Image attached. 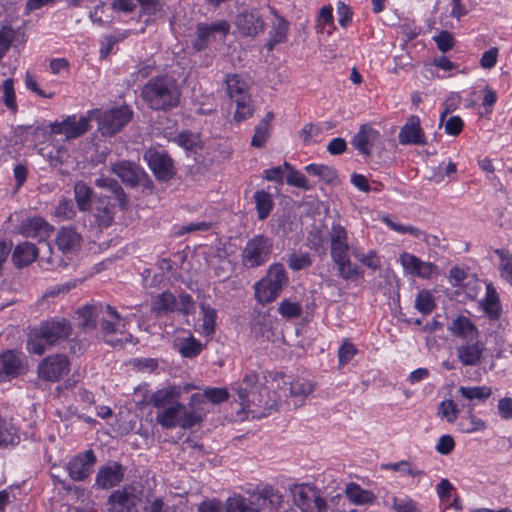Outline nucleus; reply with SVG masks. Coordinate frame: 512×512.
I'll return each mask as SVG.
<instances>
[{"label":"nucleus","instance_id":"obj_2","mask_svg":"<svg viewBox=\"0 0 512 512\" xmlns=\"http://www.w3.org/2000/svg\"><path fill=\"white\" fill-rule=\"evenodd\" d=\"M140 96L149 109L166 113L180 105L182 88L174 76L156 75L143 85Z\"/></svg>","mask_w":512,"mask_h":512},{"label":"nucleus","instance_id":"obj_48","mask_svg":"<svg viewBox=\"0 0 512 512\" xmlns=\"http://www.w3.org/2000/svg\"><path fill=\"white\" fill-rule=\"evenodd\" d=\"M346 497L356 505L367 504L372 501L371 492L362 489L356 483H349L345 489Z\"/></svg>","mask_w":512,"mask_h":512},{"label":"nucleus","instance_id":"obj_5","mask_svg":"<svg viewBox=\"0 0 512 512\" xmlns=\"http://www.w3.org/2000/svg\"><path fill=\"white\" fill-rule=\"evenodd\" d=\"M205 415L206 413L202 408L185 406L179 400H176L165 408L158 410L155 420L164 429L180 427L187 430L200 424Z\"/></svg>","mask_w":512,"mask_h":512},{"label":"nucleus","instance_id":"obj_19","mask_svg":"<svg viewBox=\"0 0 512 512\" xmlns=\"http://www.w3.org/2000/svg\"><path fill=\"white\" fill-rule=\"evenodd\" d=\"M126 468L117 461H111L99 467L94 486L108 490L118 486L124 479Z\"/></svg>","mask_w":512,"mask_h":512},{"label":"nucleus","instance_id":"obj_56","mask_svg":"<svg viewBox=\"0 0 512 512\" xmlns=\"http://www.w3.org/2000/svg\"><path fill=\"white\" fill-rule=\"evenodd\" d=\"M75 214V205L71 199H61L54 209V215L63 220H70L75 216Z\"/></svg>","mask_w":512,"mask_h":512},{"label":"nucleus","instance_id":"obj_33","mask_svg":"<svg viewBox=\"0 0 512 512\" xmlns=\"http://www.w3.org/2000/svg\"><path fill=\"white\" fill-rule=\"evenodd\" d=\"M80 243V234L71 226L62 227L57 233L56 244L58 249L64 254L75 251L79 248Z\"/></svg>","mask_w":512,"mask_h":512},{"label":"nucleus","instance_id":"obj_43","mask_svg":"<svg viewBox=\"0 0 512 512\" xmlns=\"http://www.w3.org/2000/svg\"><path fill=\"white\" fill-rule=\"evenodd\" d=\"M308 174L319 177L327 184L338 182V172L335 168L324 164L312 163L305 167Z\"/></svg>","mask_w":512,"mask_h":512},{"label":"nucleus","instance_id":"obj_1","mask_svg":"<svg viewBox=\"0 0 512 512\" xmlns=\"http://www.w3.org/2000/svg\"><path fill=\"white\" fill-rule=\"evenodd\" d=\"M232 389L236 391L242 408L257 417H265L278 410L281 395L269 391L255 371L246 373Z\"/></svg>","mask_w":512,"mask_h":512},{"label":"nucleus","instance_id":"obj_18","mask_svg":"<svg viewBox=\"0 0 512 512\" xmlns=\"http://www.w3.org/2000/svg\"><path fill=\"white\" fill-rule=\"evenodd\" d=\"M229 30L230 24L227 20H220L211 24L199 23L196 27V39L193 42L194 49L197 51L204 50L217 34L221 39H224Z\"/></svg>","mask_w":512,"mask_h":512},{"label":"nucleus","instance_id":"obj_57","mask_svg":"<svg viewBox=\"0 0 512 512\" xmlns=\"http://www.w3.org/2000/svg\"><path fill=\"white\" fill-rule=\"evenodd\" d=\"M438 415L445 418L450 423L454 422L458 417L456 403L451 399L440 402L438 406Z\"/></svg>","mask_w":512,"mask_h":512},{"label":"nucleus","instance_id":"obj_11","mask_svg":"<svg viewBox=\"0 0 512 512\" xmlns=\"http://www.w3.org/2000/svg\"><path fill=\"white\" fill-rule=\"evenodd\" d=\"M28 371V363L24 354L16 350L0 353V383L9 382Z\"/></svg>","mask_w":512,"mask_h":512},{"label":"nucleus","instance_id":"obj_6","mask_svg":"<svg viewBox=\"0 0 512 512\" xmlns=\"http://www.w3.org/2000/svg\"><path fill=\"white\" fill-rule=\"evenodd\" d=\"M289 277L281 263H273L266 274L254 284L256 301L262 306L274 302L288 285Z\"/></svg>","mask_w":512,"mask_h":512},{"label":"nucleus","instance_id":"obj_13","mask_svg":"<svg viewBox=\"0 0 512 512\" xmlns=\"http://www.w3.org/2000/svg\"><path fill=\"white\" fill-rule=\"evenodd\" d=\"M70 371L67 356L55 354L44 358L37 367L38 377L47 382H58Z\"/></svg>","mask_w":512,"mask_h":512},{"label":"nucleus","instance_id":"obj_25","mask_svg":"<svg viewBox=\"0 0 512 512\" xmlns=\"http://www.w3.org/2000/svg\"><path fill=\"white\" fill-rule=\"evenodd\" d=\"M137 505V496L131 487H122L108 496V512H132Z\"/></svg>","mask_w":512,"mask_h":512},{"label":"nucleus","instance_id":"obj_34","mask_svg":"<svg viewBox=\"0 0 512 512\" xmlns=\"http://www.w3.org/2000/svg\"><path fill=\"white\" fill-rule=\"evenodd\" d=\"M338 270V275L344 280H355L360 274V267L350 259V253L339 254L331 257Z\"/></svg>","mask_w":512,"mask_h":512},{"label":"nucleus","instance_id":"obj_22","mask_svg":"<svg viewBox=\"0 0 512 512\" xmlns=\"http://www.w3.org/2000/svg\"><path fill=\"white\" fill-rule=\"evenodd\" d=\"M235 25L244 36L255 37L265 30V22L258 10H244L237 14Z\"/></svg>","mask_w":512,"mask_h":512},{"label":"nucleus","instance_id":"obj_49","mask_svg":"<svg viewBox=\"0 0 512 512\" xmlns=\"http://www.w3.org/2000/svg\"><path fill=\"white\" fill-rule=\"evenodd\" d=\"M19 442L20 436L17 430L11 424H7L0 415V447L15 446Z\"/></svg>","mask_w":512,"mask_h":512},{"label":"nucleus","instance_id":"obj_37","mask_svg":"<svg viewBox=\"0 0 512 512\" xmlns=\"http://www.w3.org/2000/svg\"><path fill=\"white\" fill-rule=\"evenodd\" d=\"M105 305L103 303L85 305L78 310L79 316L83 319L82 326L88 329H95L97 322L101 320L104 314Z\"/></svg>","mask_w":512,"mask_h":512},{"label":"nucleus","instance_id":"obj_31","mask_svg":"<svg viewBox=\"0 0 512 512\" xmlns=\"http://www.w3.org/2000/svg\"><path fill=\"white\" fill-rule=\"evenodd\" d=\"M229 398V393L226 388H206L202 394L194 393L189 399V406L194 408H201L200 406L205 400L212 404H221L226 402Z\"/></svg>","mask_w":512,"mask_h":512},{"label":"nucleus","instance_id":"obj_36","mask_svg":"<svg viewBox=\"0 0 512 512\" xmlns=\"http://www.w3.org/2000/svg\"><path fill=\"white\" fill-rule=\"evenodd\" d=\"M38 256V248L30 242L18 244L12 253V260L16 267L22 268L31 264Z\"/></svg>","mask_w":512,"mask_h":512},{"label":"nucleus","instance_id":"obj_21","mask_svg":"<svg viewBox=\"0 0 512 512\" xmlns=\"http://www.w3.org/2000/svg\"><path fill=\"white\" fill-rule=\"evenodd\" d=\"M90 118L81 116L79 119L75 115L67 116L61 122L51 123V132L55 134H64L67 140L75 139L89 130Z\"/></svg>","mask_w":512,"mask_h":512},{"label":"nucleus","instance_id":"obj_60","mask_svg":"<svg viewBox=\"0 0 512 512\" xmlns=\"http://www.w3.org/2000/svg\"><path fill=\"white\" fill-rule=\"evenodd\" d=\"M286 182L290 186L301 188L303 190H309L311 186L308 183L306 176L299 170H292L286 177Z\"/></svg>","mask_w":512,"mask_h":512},{"label":"nucleus","instance_id":"obj_20","mask_svg":"<svg viewBox=\"0 0 512 512\" xmlns=\"http://www.w3.org/2000/svg\"><path fill=\"white\" fill-rule=\"evenodd\" d=\"M111 171L116 174L121 181L130 188H135L147 177L146 172L130 160H120L112 164Z\"/></svg>","mask_w":512,"mask_h":512},{"label":"nucleus","instance_id":"obj_24","mask_svg":"<svg viewBox=\"0 0 512 512\" xmlns=\"http://www.w3.org/2000/svg\"><path fill=\"white\" fill-rule=\"evenodd\" d=\"M485 350V343L479 338L465 341L456 347L457 359L463 366H477L480 364Z\"/></svg>","mask_w":512,"mask_h":512},{"label":"nucleus","instance_id":"obj_7","mask_svg":"<svg viewBox=\"0 0 512 512\" xmlns=\"http://www.w3.org/2000/svg\"><path fill=\"white\" fill-rule=\"evenodd\" d=\"M152 310L157 316H165L174 312L188 316L194 313L195 302L192 296L186 292L176 297L172 292L166 290L153 299Z\"/></svg>","mask_w":512,"mask_h":512},{"label":"nucleus","instance_id":"obj_50","mask_svg":"<svg viewBox=\"0 0 512 512\" xmlns=\"http://www.w3.org/2000/svg\"><path fill=\"white\" fill-rule=\"evenodd\" d=\"M278 312L285 319H295L301 316L302 305L297 301L284 299L279 303Z\"/></svg>","mask_w":512,"mask_h":512},{"label":"nucleus","instance_id":"obj_51","mask_svg":"<svg viewBox=\"0 0 512 512\" xmlns=\"http://www.w3.org/2000/svg\"><path fill=\"white\" fill-rule=\"evenodd\" d=\"M415 308L423 313L429 314L435 308V301L433 295L428 290H420L415 299Z\"/></svg>","mask_w":512,"mask_h":512},{"label":"nucleus","instance_id":"obj_64","mask_svg":"<svg viewBox=\"0 0 512 512\" xmlns=\"http://www.w3.org/2000/svg\"><path fill=\"white\" fill-rule=\"evenodd\" d=\"M223 504L217 498H206L197 505V512H222Z\"/></svg>","mask_w":512,"mask_h":512},{"label":"nucleus","instance_id":"obj_3","mask_svg":"<svg viewBox=\"0 0 512 512\" xmlns=\"http://www.w3.org/2000/svg\"><path fill=\"white\" fill-rule=\"evenodd\" d=\"M72 334V326L65 318H51L42 321L39 327L29 334L26 348L29 353L42 355L59 341L66 340Z\"/></svg>","mask_w":512,"mask_h":512},{"label":"nucleus","instance_id":"obj_54","mask_svg":"<svg viewBox=\"0 0 512 512\" xmlns=\"http://www.w3.org/2000/svg\"><path fill=\"white\" fill-rule=\"evenodd\" d=\"M353 256L364 266L372 270H377L381 267L380 258L375 250H370L368 253L363 254L358 248H353Z\"/></svg>","mask_w":512,"mask_h":512},{"label":"nucleus","instance_id":"obj_16","mask_svg":"<svg viewBox=\"0 0 512 512\" xmlns=\"http://www.w3.org/2000/svg\"><path fill=\"white\" fill-rule=\"evenodd\" d=\"M383 136L371 124H363L351 140L352 146L364 156H371L373 149L382 146Z\"/></svg>","mask_w":512,"mask_h":512},{"label":"nucleus","instance_id":"obj_8","mask_svg":"<svg viewBox=\"0 0 512 512\" xmlns=\"http://www.w3.org/2000/svg\"><path fill=\"white\" fill-rule=\"evenodd\" d=\"M273 251V241L264 234H257L250 238L241 253L243 266L258 268L266 264Z\"/></svg>","mask_w":512,"mask_h":512},{"label":"nucleus","instance_id":"obj_30","mask_svg":"<svg viewBox=\"0 0 512 512\" xmlns=\"http://www.w3.org/2000/svg\"><path fill=\"white\" fill-rule=\"evenodd\" d=\"M126 318L122 317L117 310L109 305H105L104 314L101 315L100 329L104 336L115 334L119 327L126 326Z\"/></svg>","mask_w":512,"mask_h":512},{"label":"nucleus","instance_id":"obj_45","mask_svg":"<svg viewBox=\"0 0 512 512\" xmlns=\"http://www.w3.org/2000/svg\"><path fill=\"white\" fill-rule=\"evenodd\" d=\"M202 349V343L192 335L180 339L178 343V352L184 358H195L202 352Z\"/></svg>","mask_w":512,"mask_h":512},{"label":"nucleus","instance_id":"obj_10","mask_svg":"<svg viewBox=\"0 0 512 512\" xmlns=\"http://www.w3.org/2000/svg\"><path fill=\"white\" fill-rule=\"evenodd\" d=\"M114 206L107 197L93 200L92 206L85 211L84 222L90 229L102 231L112 225L115 217Z\"/></svg>","mask_w":512,"mask_h":512},{"label":"nucleus","instance_id":"obj_39","mask_svg":"<svg viewBox=\"0 0 512 512\" xmlns=\"http://www.w3.org/2000/svg\"><path fill=\"white\" fill-rule=\"evenodd\" d=\"M95 186L111 192L112 196L115 198V200H117L121 208L126 206L127 196L117 180L110 177L101 176L95 179Z\"/></svg>","mask_w":512,"mask_h":512},{"label":"nucleus","instance_id":"obj_15","mask_svg":"<svg viewBox=\"0 0 512 512\" xmlns=\"http://www.w3.org/2000/svg\"><path fill=\"white\" fill-rule=\"evenodd\" d=\"M144 159L157 180L165 182L174 177V163L166 152L148 149L144 153Z\"/></svg>","mask_w":512,"mask_h":512},{"label":"nucleus","instance_id":"obj_12","mask_svg":"<svg viewBox=\"0 0 512 512\" xmlns=\"http://www.w3.org/2000/svg\"><path fill=\"white\" fill-rule=\"evenodd\" d=\"M96 462L97 457L94 451L88 449L72 456L65 464L64 468L72 480L83 482L93 473Z\"/></svg>","mask_w":512,"mask_h":512},{"label":"nucleus","instance_id":"obj_58","mask_svg":"<svg viewBox=\"0 0 512 512\" xmlns=\"http://www.w3.org/2000/svg\"><path fill=\"white\" fill-rule=\"evenodd\" d=\"M392 507L396 512H420L417 503L410 497H394Z\"/></svg>","mask_w":512,"mask_h":512},{"label":"nucleus","instance_id":"obj_17","mask_svg":"<svg viewBox=\"0 0 512 512\" xmlns=\"http://www.w3.org/2000/svg\"><path fill=\"white\" fill-rule=\"evenodd\" d=\"M19 232L26 238L37 239L47 251H51V246L46 240L53 232V227L44 218L33 216L24 219L19 225Z\"/></svg>","mask_w":512,"mask_h":512},{"label":"nucleus","instance_id":"obj_53","mask_svg":"<svg viewBox=\"0 0 512 512\" xmlns=\"http://www.w3.org/2000/svg\"><path fill=\"white\" fill-rule=\"evenodd\" d=\"M485 301L486 306L484 309L486 313L491 319H497L500 315L499 298L491 285L487 286Z\"/></svg>","mask_w":512,"mask_h":512},{"label":"nucleus","instance_id":"obj_29","mask_svg":"<svg viewBox=\"0 0 512 512\" xmlns=\"http://www.w3.org/2000/svg\"><path fill=\"white\" fill-rule=\"evenodd\" d=\"M448 330L453 336L461 338L463 342L469 340L473 341L476 340V338H479V330L477 326L464 315H458L454 320H452L448 326Z\"/></svg>","mask_w":512,"mask_h":512},{"label":"nucleus","instance_id":"obj_46","mask_svg":"<svg viewBox=\"0 0 512 512\" xmlns=\"http://www.w3.org/2000/svg\"><path fill=\"white\" fill-rule=\"evenodd\" d=\"M74 195L80 211L85 212L92 206V189L84 182L79 181L74 186Z\"/></svg>","mask_w":512,"mask_h":512},{"label":"nucleus","instance_id":"obj_40","mask_svg":"<svg viewBox=\"0 0 512 512\" xmlns=\"http://www.w3.org/2000/svg\"><path fill=\"white\" fill-rule=\"evenodd\" d=\"M201 314L202 334L206 337L214 335L217 325V311L211 305L201 302L199 304Z\"/></svg>","mask_w":512,"mask_h":512},{"label":"nucleus","instance_id":"obj_52","mask_svg":"<svg viewBox=\"0 0 512 512\" xmlns=\"http://www.w3.org/2000/svg\"><path fill=\"white\" fill-rule=\"evenodd\" d=\"M288 267L293 271H300L312 265V259L308 252H293L287 260Z\"/></svg>","mask_w":512,"mask_h":512},{"label":"nucleus","instance_id":"obj_44","mask_svg":"<svg viewBox=\"0 0 512 512\" xmlns=\"http://www.w3.org/2000/svg\"><path fill=\"white\" fill-rule=\"evenodd\" d=\"M25 42V33L21 28L13 29L11 26H3L0 30V50L8 52L14 41Z\"/></svg>","mask_w":512,"mask_h":512},{"label":"nucleus","instance_id":"obj_61","mask_svg":"<svg viewBox=\"0 0 512 512\" xmlns=\"http://www.w3.org/2000/svg\"><path fill=\"white\" fill-rule=\"evenodd\" d=\"M433 40L436 43L437 48L443 53L452 49L455 42L453 35L446 30L441 31L438 35L434 36Z\"/></svg>","mask_w":512,"mask_h":512},{"label":"nucleus","instance_id":"obj_27","mask_svg":"<svg viewBox=\"0 0 512 512\" xmlns=\"http://www.w3.org/2000/svg\"><path fill=\"white\" fill-rule=\"evenodd\" d=\"M330 256H336L344 253H352L354 245L349 241L347 229L340 223H332L329 231Z\"/></svg>","mask_w":512,"mask_h":512},{"label":"nucleus","instance_id":"obj_41","mask_svg":"<svg viewBox=\"0 0 512 512\" xmlns=\"http://www.w3.org/2000/svg\"><path fill=\"white\" fill-rule=\"evenodd\" d=\"M253 199L257 211V218L260 221L265 220L274 208V200L272 195L265 190H257Z\"/></svg>","mask_w":512,"mask_h":512},{"label":"nucleus","instance_id":"obj_47","mask_svg":"<svg viewBox=\"0 0 512 512\" xmlns=\"http://www.w3.org/2000/svg\"><path fill=\"white\" fill-rule=\"evenodd\" d=\"M235 105L234 120L242 122L252 117L254 112L253 101L250 96H242L239 99L232 100Z\"/></svg>","mask_w":512,"mask_h":512},{"label":"nucleus","instance_id":"obj_26","mask_svg":"<svg viewBox=\"0 0 512 512\" xmlns=\"http://www.w3.org/2000/svg\"><path fill=\"white\" fill-rule=\"evenodd\" d=\"M399 143L402 145H425L427 143L420 118L411 115L401 127L398 134Z\"/></svg>","mask_w":512,"mask_h":512},{"label":"nucleus","instance_id":"obj_62","mask_svg":"<svg viewBox=\"0 0 512 512\" xmlns=\"http://www.w3.org/2000/svg\"><path fill=\"white\" fill-rule=\"evenodd\" d=\"M197 141L196 135L187 130L180 132L175 138V142L188 151H192L196 147Z\"/></svg>","mask_w":512,"mask_h":512},{"label":"nucleus","instance_id":"obj_38","mask_svg":"<svg viewBox=\"0 0 512 512\" xmlns=\"http://www.w3.org/2000/svg\"><path fill=\"white\" fill-rule=\"evenodd\" d=\"M226 93L231 100L242 96H250L247 82L238 74H227L225 77Z\"/></svg>","mask_w":512,"mask_h":512},{"label":"nucleus","instance_id":"obj_42","mask_svg":"<svg viewBox=\"0 0 512 512\" xmlns=\"http://www.w3.org/2000/svg\"><path fill=\"white\" fill-rule=\"evenodd\" d=\"M458 392L464 399L471 403H484L491 395L492 389L489 386H460Z\"/></svg>","mask_w":512,"mask_h":512},{"label":"nucleus","instance_id":"obj_28","mask_svg":"<svg viewBox=\"0 0 512 512\" xmlns=\"http://www.w3.org/2000/svg\"><path fill=\"white\" fill-rule=\"evenodd\" d=\"M277 377L278 374L274 381L278 382ZM279 377L281 378L284 385L289 386V396L295 399L294 404L296 406L302 405L304 399L315 390V383L309 379L296 377L291 381H285V376L283 374H279Z\"/></svg>","mask_w":512,"mask_h":512},{"label":"nucleus","instance_id":"obj_9","mask_svg":"<svg viewBox=\"0 0 512 512\" xmlns=\"http://www.w3.org/2000/svg\"><path fill=\"white\" fill-rule=\"evenodd\" d=\"M98 120V129L103 136H113L120 132L131 120L133 112L127 106H120L101 112L100 110L90 111Z\"/></svg>","mask_w":512,"mask_h":512},{"label":"nucleus","instance_id":"obj_55","mask_svg":"<svg viewBox=\"0 0 512 512\" xmlns=\"http://www.w3.org/2000/svg\"><path fill=\"white\" fill-rule=\"evenodd\" d=\"M3 103L13 113L17 112L16 95L13 80L8 78L3 82Z\"/></svg>","mask_w":512,"mask_h":512},{"label":"nucleus","instance_id":"obj_63","mask_svg":"<svg viewBox=\"0 0 512 512\" xmlns=\"http://www.w3.org/2000/svg\"><path fill=\"white\" fill-rule=\"evenodd\" d=\"M501 259V276L512 285V255L497 250Z\"/></svg>","mask_w":512,"mask_h":512},{"label":"nucleus","instance_id":"obj_32","mask_svg":"<svg viewBox=\"0 0 512 512\" xmlns=\"http://www.w3.org/2000/svg\"><path fill=\"white\" fill-rule=\"evenodd\" d=\"M181 395V389L175 385H168L153 392L148 399V404L160 410L178 400Z\"/></svg>","mask_w":512,"mask_h":512},{"label":"nucleus","instance_id":"obj_4","mask_svg":"<svg viewBox=\"0 0 512 512\" xmlns=\"http://www.w3.org/2000/svg\"><path fill=\"white\" fill-rule=\"evenodd\" d=\"M282 504V495L272 486H265L259 492L248 497L234 495L226 501V512H265L266 509L278 510Z\"/></svg>","mask_w":512,"mask_h":512},{"label":"nucleus","instance_id":"obj_35","mask_svg":"<svg viewBox=\"0 0 512 512\" xmlns=\"http://www.w3.org/2000/svg\"><path fill=\"white\" fill-rule=\"evenodd\" d=\"M271 12L276 16L277 22L273 24L269 33L270 37L266 45L268 51H272L277 44L284 43L287 40L290 25L284 17L278 15L274 8H271Z\"/></svg>","mask_w":512,"mask_h":512},{"label":"nucleus","instance_id":"obj_59","mask_svg":"<svg viewBox=\"0 0 512 512\" xmlns=\"http://www.w3.org/2000/svg\"><path fill=\"white\" fill-rule=\"evenodd\" d=\"M356 353H357V349L354 346V344H352L348 340H345L341 344V346L339 347V350H338L339 364L340 365L348 364L353 359V357L356 355Z\"/></svg>","mask_w":512,"mask_h":512},{"label":"nucleus","instance_id":"obj_23","mask_svg":"<svg viewBox=\"0 0 512 512\" xmlns=\"http://www.w3.org/2000/svg\"><path fill=\"white\" fill-rule=\"evenodd\" d=\"M400 262L405 271L422 279H431L438 274V267L435 264L424 262L419 257L407 252L400 255Z\"/></svg>","mask_w":512,"mask_h":512},{"label":"nucleus","instance_id":"obj_14","mask_svg":"<svg viewBox=\"0 0 512 512\" xmlns=\"http://www.w3.org/2000/svg\"><path fill=\"white\" fill-rule=\"evenodd\" d=\"M292 494L295 505L302 512H326L327 510L326 500L311 486H296Z\"/></svg>","mask_w":512,"mask_h":512}]
</instances>
